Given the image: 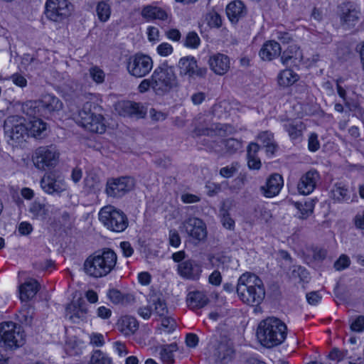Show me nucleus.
<instances>
[{
  "instance_id": "nucleus-1",
  "label": "nucleus",
  "mask_w": 364,
  "mask_h": 364,
  "mask_svg": "<svg viewBox=\"0 0 364 364\" xmlns=\"http://www.w3.org/2000/svg\"><path fill=\"white\" fill-rule=\"evenodd\" d=\"M237 293L245 304L257 306L264 299L265 289L259 277L254 274L245 273L238 279Z\"/></svg>"
},
{
  "instance_id": "nucleus-2",
  "label": "nucleus",
  "mask_w": 364,
  "mask_h": 364,
  "mask_svg": "<svg viewBox=\"0 0 364 364\" xmlns=\"http://www.w3.org/2000/svg\"><path fill=\"white\" fill-rule=\"evenodd\" d=\"M117 254L110 249H104L90 255L84 262L85 274L93 278L107 276L117 264Z\"/></svg>"
},
{
  "instance_id": "nucleus-3",
  "label": "nucleus",
  "mask_w": 364,
  "mask_h": 364,
  "mask_svg": "<svg viewBox=\"0 0 364 364\" xmlns=\"http://www.w3.org/2000/svg\"><path fill=\"white\" fill-rule=\"evenodd\" d=\"M257 334L264 346L272 348L282 344L285 341L287 327L280 319L269 317L259 323Z\"/></svg>"
},
{
  "instance_id": "nucleus-4",
  "label": "nucleus",
  "mask_w": 364,
  "mask_h": 364,
  "mask_svg": "<svg viewBox=\"0 0 364 364\" xmlns=\"http://www.w3.org/2000/svg\"><path fill=\"white\" fill-rule=\"evenodd\" d=\"M153 90L163 95L177 86V77L172 66L164 62L155 68L152 75Z\"/></svg>"
},
{
  "instance_id": "nucleus-5",
  "label": "nucleus",
  "mask_w": 364,
  "mask_h": 364,
  "mask_svg": "<svg viewBox=\"0 0 364 364\" xmlns=\"http://www.w3.org/2000/svg\"><path fill=\"white\" fill-rule=\"evenodd\" d=\"M99 220L108 230L115 232L124 231L129 225L126 214L111 205L104 206L100 209Z\"/></svg>"
},
{
  "instance_id": "nucleus-6",
  "label": "nucleus",
  "mask_w": 364,
  "mask_h": 364,
  "mask_svg": "<svg viewBox=\"0 0 364 364\" xmlns=\"http://www.w3.org/2000/svg\"><path fill=\"white\" fill-rule=\"evenodd\" d=\"M0 341L6 348L14 350L21 347L26 341V336L21 326L12 321L0 323Z\"/></svg>"
},
{
  "instance_id": "nucleus-7",
  "label": "nucleus",
  "mask_w": 364,
  "mask_h": 364,
  "mask_svg": "<svg viewBox=\"0 0 364 364\" xmlns=\"http://www.w3.org/2000/svg\"><path fill=\"white\" fill-rule=\"evenodd\" d=\"M60 152L54 145L41 146L33 155L34 166L39 170L46 171L55 168L59 163Z\"/></svg>"
},
{
  "instance_id": "nucleus-8",
  "label": "nucleus",
  "mask_w": 364,
  "mask_h": 364,
  "mask_svg": "<svg viewBox=\"0 0 364 364\" xmlns=\"http://www.w3.org/2000/svg\"><path fill=\"white\" fill-rule=\"evenodd\" d=\"M74 6L68 0H47L46 16L54 22H62L71 16Z\"/></svg>"
},
{
  "instance_id": "nucleus-9",
  "label": "nucleus",
  "mask_w": 364,
  "mask_h": 364,
  "mask_svg": "<svg viewBox=\"0 0 364 364\" xmlns=\"http://www.w3.org/2000/svg\"><path fill=\"white\" fill-rule=\"evenodd\" d=\"M153 68V60L150 56L143 53H136L129 57L127 61V70L135 77H143Z\"/></svg>"
},
{
  "instance_id": "nucleus-10",
  "label": "nucleus",
  "mask_w": 364,
  "mask_h": 364,
  "mask_svg": "<svg viewBox=\"0 0 364 364\" xmlns=\"http://www.w3.org/2000/svg\"><path fill=\"white\" fill-rule=\"evenodd\" d=\"M26 120L21 115H9L4 120V130L11 140L18 142L28 134Z\"/></svg>"
},
{
  "instance_id": "nucleus-11",
  "label": "nucleus",
  "mask_w": 364,
  "mask_h": 364,
  "mask_svg": "<svg viewBox=\"0 0 364 364\" xmlns=\"http://www.w3.org/2000/svg\"><path fill=\"white\" fill-rule=\"evenodd\" d=\"M40 183L43 191L49 195L60 196L68 189V185L64 178L56 172L45 174Z\"/></svg>"
},
{
  "instance_id": "nucleus-12",
  "label": "nucleus",
  "mask_w": 364,
  "mask_h": 364,
  "mask_svg": "<svg viewBox=\"0 0 364 364\" xmlns=\"http://www.w3.org/2000/svg\"><path fill=\"white\" fill-rule=\"evenodd\" d=\"M177 68L179 75L181 77H187L188 79L204 78L208 72L206 68L198 66L196 58L191 55L181 58L177 64Z\"/></svg>"
},
{
  "instance_id": "nucleus-13",
  "label": "nucleus",
  "mask_w": 364,
  "mask_h": 364,
  "mask_svg": "<svg viewBox=\"0 0 364 364\" xmlns=\"http://www.w3.org/2000/svg\"><path fill=\"white\" fill-rule=\"evenodd\" d=\"M134 186V181L130 177L111 178L107 182L105 192L108 196L120 198L131 191Z\"/></svg>"
},
{
  "instance_id": "nucleus-14",
  "label": "nucleus",
  "mask_w": 364,
  "mask_h": 364,
  "mask_svg": "<svg viewBox=\"0 0 364 364\" xmlns=\"http://www.w3.org/2000/svg\"><path fill=\"white\" fill-rule=\"evenodd\" d=\"M223 128L218 124H212L210 127H205L200 126L196 127L193 132V136L196 137L205 135L208 137L207 139L205 138V146L217 151L218 139L216 138L223 136Z\"/></svg>"
},
{
  "instance_id": "nucleus-15",
  "label": "nucleus",
  "mask_w": 364,
  "mask_h": 364,
  "mask_svg": "<svg viewBox=\"0 0 364 364\" xmlns=\"http://www.w3.org/2000/svg\"><path fill=\"white\" fill-rule=\"evenodd\" d=\"M183 225L186 232L191 239L200 242L206 238V225L202 220L198 218H189L184 221Z\"/></svg>"
},
{
  "instance_id": "nucleus-16",
  "label": "nucleus",
  "mask_w": 364,
  "mask_h": 364,
  "mask_svg": "<svg viewBox=\"0 0 364 364\" xmlns=\"http://www.w3.org/2000/svg\"><path fill=\"white\" fill-rule=\"evenodd\" d=\"M103 115H75L73 119L89 132L102 134L106 127L102 122Z\"/></svg>"
},
{
  "instance_id": "nucleus-17",
  "label": "nucleus",
  "mask_w": 364,
  "mask_h": 364,
  "mask_svg": "<svg viewBox=\"0 0 364 364\" xmlns=\"http://www.w3.org/2000/svg\"><path fill=\"white\" fill-rule=\"evenodd\" d=\"M177 273L186 279L198 280L202 273V266L200 262L188 259L177 265Z\"/></svg>"
},
{
  "instance_id": "nucleus-18",
  "label": "nucleus",
  "mask_w": 364,
  "mask_h": 364,
  "mask_svg": "<svg viewBox=\"0 0 364 364\" xmlns=\"http://www.w3.org/2000/svg\"><path fill=\"white\" fill-rule=\"evenodd\" d=\"M320 180V175L316 170H310L304 174L297 185L298 191L302 195H309L314 191L318 182Z\"/></svg>"
},
{
  "instance_id": "nucleus-19",
  "label": "nucleus",
  "mask_w": 364,
  "mask_h": 364,
  "mask_svg": "<svg viewBox=\"0 0 364 364\" xmlns=\"http://www.w3.org/2000/svg\"><path fill=\"white\" fill-rule=\"evenodd\" d=\"M283 178L278 173H273L267 178L266 184L260 188L262 193L267 198L277 196L283 187Z\"/></svg>"
},
{
  "instance_id": "nucleus-20",
  "label": "nucleus",
  "mask_w": 364,
  "mask_h": 364,
  "mask_svg": "<svg viewBox=\"0 0 364 364\" xmlns=\"http://www.w3.org/2000/svg\"><path fill=\"white\" fill-rule=\"evenodd\" d=\"M208 63L210 69L219 75L225 74L230 68L229 57L222 53H216L210 56Z\"/></svg>"
},
{
  "instance_id": "nucleus-21",
  "label": "nucleus",
  "mask_w": 364,
  "mask_h": 364,
  "mask_svg": "<svg viewBox=\"0 0 364 364\" xmlns=\"http://www.w3.org/2000/svg\"><path fill=\"white\" fill-rule=\"evenodd\" d=\"M87 309L85 304L72 302L65 309V316L73 323L85 321L87 316Z\"/></svg>"
},
{
  "instance_id": "nucleus-22",
  "label": "nucleus",
  "mask_w": 364,
  "mask_h": 364,
  "mask_svg": "<svg viewBox=\"0 0 364 364\" xmlns=\"http://www.w3.org/2000/svg\"><path fill=\"white\" fill-rule=\"evenodd\" d=\"M141 16L146 21H166L168 18V13L163 8L153 4L143 6Z\"/></svg>"
},
{
  "instance_id": "nucleus-23",
  "label": "nucleus",
  "mask_w": 364,
  "mask_h": 364,
  "mask_svg": "<svg viewBox=\"0 0 364 364\" xmlns=\"http://www.w3.org/2000/svg\"><path fill=\"white\" fill-rule=\"evenodd\" d=\"M26 122L28 134L35 138H43L46 136L48 125L43 119L36 117L35 115H30Z\"/></svg>"
},
{
  "instance_id": "nucleus-24",
  "label": "nucleus",
  "mask_w": 364,
  "mask_h": 364,
  "mask_svg": "<svg viewBox=\"0 0 364 364\" xmlns=\"http://www.w3.org/2000/svg\"><path fill=\"white\" fill-rule=\"evenodd\" d=\"M226 14L232 23H237L246 15L247 9L242 1H233L227 6Z\"/></svg>"
},
{
  "instance_id": "nucleus-25",
  "label": "nucleus",
  "mask_w": 364,
  "mask_h": 364,
  "mask_svg": "<svg viewBox=\"0 0 364 364\" xmlns=\"http://www.w3.org/2000/svg\"><path fill=\"white\" fill-rule=\"evenodd\" d=\"M281 46L274 41H267L259 50V56L264 60L270 61L281 54Z\"/></svg>"
},
{
  "instance_id": "nucleus-26",
  "label": "nucleus",
  "mask_w": 364,
  "mask_h": 364,
  "mask_svg": "<svg viewBox=\"0 0 364 364\" xmlns=\"http://www.w3.org/2000/svg\"><path fill=\"white\" fill-rule=\"evenodd\" d=\"M41 111L45 112H58L63 108V102L55 96L45 95L41 100Z\"/></svg>"
},
{
  "instance_id": "nucleus-27",
  "label": "nucleus",
  "mask_w": 364,
  "mask_h": 364,
  "mask_svg": "<svg viewBox=\"0 0 364 364\" xmlns=\"http://www.w3.org/2000/svg\"><path fill=\"white\" fill-rule=\"evenodd\" d=\"M119 331L124 336L134 334L139 328L136 319L134 317L125 316L121 318L117 323Z\"/></svg>"
},
{
  "instance_id": "nucleus-28",
  "label": "nucleus",
  "mask_w": 364,
  "mask_h": 364,
  "mask_svg": "<svg viewBox=\"0 0 364 364\" xmlns=\"http://www.w3.org/2000/svg\"><path fill=\"white\" fill-rule=\"evenodd\" d=\"M187 303L191 309H200L209 301L206 294L203 291H193L188 293Z\"/></svg>"
},
{
  "instance_id": "nucleus-29",
  "label": "nucleus",
  "mask_w": 364,
  "mask_h": 364,
  "mask_svg": "<svg viewBox=\"0 0 364 364\" xmlns=\"http://www.w3.org/2000/svg\"><path fill=\"white\" fill-rule=\"evenodd\" d=\"M284 127L292 140L299 138L306 129L304 124L300 119L287 120L284 124Z\"/></svg>"
},
{
  "instance_id": "nucleus-30",
  "label": "nucleus",
  "mask_w": 364,
  "mask_h": 364,
  "mask_svg": "<svg viewBox=\"0 0 364 364\" xmlns=\"http://www.w3.org/2000/svg\"><path fill=\"white\" fill-rule=\"evenodd\" d=\"M39 289V284L35 279H29L19 287L20 299L27 301L35 296Z\"/></svg>"
},
{
  "instance_id": "nucleus-31",
  "label": "nucleus",
  "mask_w": 364,
  "mask_h": 364,
  "mask_svg": "<svg viewBox=\"0 0 364 364\" xmlns=\"http://www.w3.org/2000/svg\"><path fill=\"white\" fill-rule=\"evenodd\" d=\"M143 106L139 103L133 102L131 101H122L119 102L116 105V110L119 114H146L147 110H143Z\"/></svg>"
},
{
  "instance_id": "nucleus-32",
  "label": "nucleus",
  "mask_w": 364,
  "mask_h": 364,
  "mask_svg": "<svg viewBox=\"0 0 364 364\" xmlns=\"http://www.w3.org/2000/svg\"><path fill=\"white\" fill-rule=\"evenodd\" d=\"M28 212L33 219L43 221L48 217L49 210L45 203L34 200L29 205Z\"/></svg>"
},
{
  "instance_id": "nucleus-33",
  "label": "nucleus",
  "mask_w": 364,
  "mask_h": 364,
  "mask_svg": "<svg viewBox=\"0 0 364 364\" xmlns=\"http://www.w3.org/2000/svg\"><path fill=\"white\" fill-rule=\"evenodd\" d=\"M259 150V146L256 143H250L247 146V166L250 169L259 170L261 167V161L257 156Z\"/></svg>"
},
{
  "instance_id": "nucleus-34",
  "label": "nucleus",
  "mask_w": 364,
  "mask_h": 364,
  "mask_svg": "<svg viewBox=\"0 0 364 364\" xmlns=\"http://www.w3.org/2000/svg\"><path fill=\"white\" fill-rule=\"evenodd\" d=\"M331 198L339 203L349 200L350 193L348 186L342 182L335 183L331 191Z\"/></svg>"
},
{
  "instance_id": "nucleus-35",
  "label": "nucleus",
  "mask_w": 364,
  "mask_h": 364,
  "mask_svg": "<svg viewBox=\"0 0 364 364\" xmlns=\"http://www.w3.org/2000/svg\"><path fill=\"white\" fill-rule=\"evenodd\" d=\"M359 11L355 8L343 10L340 18L341 24L346 28L354 26L359 19Z\"/></svg>"
},
{
  "instance_id": "nucleus-36",
  "label": "nucleus",
  "mask_w": 364,
  "mask_h": 364,
  "mask_svg": "<svg viewBox=\"0 0 364 364\" xmlns=\"http://www.w3.org/2000/svg\"><path fill=\"white\" fill-rule=\"evenodd\" d=\"M16 110L23 114H36L42 112L41 102L38 100H28L25 102H16Z\"/></svg>"
},
{
  "instance_id": "nucleus-37",
  "label": "nucleus",
  "mask_w": 364,
  "mask_h": 364,
  "mask_svg": "<svg viewBox=\"0 0 364 364\" xmlns=\"http://www.w3.org/2000/svg\"><path fill=\"white\" fill-rule=\"evenodd\" d=\"M229 210L230 206L223 203L219 210V216L223 226L232 230L235 228V220L231 218Z\"/></svg>"
},
{
  "instance_id": "nucleus-38",
  "label": "nucleus",
  "mask_w": 364,
  "mask_h": 364,
  "mask_svg": "<svg viewBox=\"0 0 364 364\" xmlns=\"http://www.w3.org/2000/svg\"><path fill=\"white\" fill-rule=\"evenodd\" d=\"M314 206L315 204L313 200L295 203V207L299 210L298 218L301 220L307 219L313 213Z\"/></svg>"
},
{
  "instance_id": "nucleus-39",
  "label": "nucleus",
  "mask_w": 364,
  "mask_h": 364,
  "mask_svg": "<svg viewBox=\"0 0 364 364\" xmlns=\"http://www.w3.org/2000/svg\"><path fill=\"white\" fill-rule=\"evenodd\" d=\"M302 53L296 45H291L288 49L284 51L281 56V60L284 65H287L291 59L301 60L302 59Z\"/></svg>"
},
{
  "instance_id": "nucleus-40",
  "label": "nucleus",
  "mask_w": 364,
  "mask_h": 364,
  "mask_svg": "<svg viewBox=\"0 0 364 364\" xmlns=\"http://www.w3.org/2000/svg\"><path fill=\"white\" fill-rule=\"evenodd\" d=\"M299 79L297 74L290 69L282 70L278 75V83L284 87L289 86Z\"/></svg>"
},
{
  "instance_id": "nucleus-41",
  "label": "nucleus",
  "mask_w": 364,
  "mask_h": 364,
  "mask_svg": "<svg viewBox=\"0 0 364 364\" xmlns=\"http://www.w3.org/2000/svg\"><path fill=\"white\" fill-rule=\"evenodd\" d=\"M177 350L178 346L176 343L163 346L160 352L162 361L167 364H172L174 361L173 353Z\"/></svg>"
},
{
  "instance_id": "nucleus-42",
  "label": "nucleus",
  "mask_w": 364,
  "mask_h": 364,
  "mask_svg": "<svg viewBox=\"0 0 364 364\" xmlns=\"http://www.w3.org/2000/svg\"><path fill=\"white\" fill-rule=\"evenodd\" d=\"M234 349L231 343H220L217 348V355L223 361H229L232 358Z\"/></svg>"
},
{
  "instance_id": "nucleus-43",
  "label": "nucleus",
  "mask_w": 364,
  "mask_h": 364,
  "mask_svg": "<svg viewBox=\"0 0 364 364\" xmlns=\"http://www.w3.org/2000/svg\"><path fill=\"white\" fill-rule=\"evenodd\" d=\"M97 14L101 21H107L111 14L110 5L107 1H100L97 6Z\"/></svg>"
},
{
  "instance_id": "nucleus-44",
  "label": "nucleus",
  "mask_w": 364,
  "mask_h": 364,
  "mask_svg": "<svg viewBox=\"0 0 364 364\" xmlns=\"http://www.w3.org/2000/svg\"><path fill=\"white\" fill-rule=\"evenodd\" d=\"M342 82H343V80L341 78L338 79L336 80L337 92H338V95L340 96V97H341L343 100L345 105L346 107L348 108L349 111L350 112H356L357 111L356 110L357 105L354 102L350 104L348 102L347 97H346V91L341 85Z\"/></svg>"
},
{
  "instance_id": "nucleus-45",
  "label": "nucleus",
  "mask_w": 364,
  "mask_h": 364,
  "mask_svg": "<svg viewBox=\"0 0 364 364\" xmlns=\"http://www.w3.org/2000/svg\"><path fill=\"white\" fill-rule=\"evenodd\" d=\"M112 359L101 350H95L88 364H112Z\"/></svg>"
},
{
  "instance_id": "nucleus-46",
  "label": "nucleus",
  "mask_w": 364,
  "mask_h": 364,
  "mask_svg": "<svg viewBox=\"0 0 364 364\" xmlns=\"http://www.w3.org/2000/svg\"><path fill=\"white\" fill-rule=\"evenodd\" d=\"M200 44V39L195 31H191L187 33L185 41H184V46L192 48V49H196L198 48V46Z\"/></svg>"
},
{
  "instance_id": "nucleus-47",
  "label": "nucleus",
  "mask_w": 364,
  "mask_h": 364,
  "mask_svg": "<svg viewBox=\"0 0 364 364\" xmlns=\"http://www.w3.org/2000/svg\"><path fill=\"white\" fill-rule=\"evenodd\" d=\"M223 143L225 146L227 152L230 154H234L240 150L242 147V141L235 138H229L223 140Z\"/></svg>"
},
{
  "instance_id": "nucleus-48",
  "label": "nucleus",
  "mask_w": 364,
  "mask_h": 364,
  "mask_svg": "<svg viewBox=\"0 0 364 364\" xmlns=\"http://www.w3.org/2000/svg\"><path fill=\"white\" fill-rule=\"evenodd\" d=\"M90 75L93 81L97 84L105 81V74L104 71L97 66H92L89 70Z\"/></svg>"
},
{
  "instance_id": "nucleus-49",
  "label": "nucleus",
  "mask_w": 364,
  "mask_h": 364,
  "mask_svg": "<svg viewBox=\"0 0 364 364\" xmlns=\"http://www.w3.org/2000/svg\"><path fill=\"white\" fill-rule=\"evenodd\" d=\"M153 305L154 306V312L159 316L162 317L167 314L168 309L166 303L163 300L158 299L154 301Z\"/></svg>"
},
{
  "instance_id": "nucleus-50",
  "label": "nucleus",
  "mask_w": 364,
  "mask_h": 364,
  "mask_svg": "<svg viewBox=\"0 0 364 364\" xmlns=\"http://www.w3.org/2000/svg\"><path fill=\"white\" fill-rule=\"evenodd\" d=\"M21 321L26 324H30L34 315V308L31 306H25L20 312Z\"/></svg>"
},
{
  "instance_id": "nucleus-51",
  "label": "nucleus",
  "mask_w": 364,
  "mask_h": 364,
  "mask_svg": "<svg viewBox=\"0 0 364 364\" xmlns=\"http://www.w3.org/2000/svg\"><path fill=\"white\" fill-rule=\"evenodd\" d=\"M162 317L161 327L163 330L168 333L173 332L176 326L175 320L171 317L166 316V315Z\"/></svg>"
},
{
  "instance_id": "nucleus-52",
  "label": "nucleus",
  "mask_w": 364,
  "mask_h": 364,
  "mask_svg": "<svg viewBox=\"0 0 364 364\" xmlns=\"http://www.w3.org/2000/svg\"><path fill=\"white\" fill-rule=\"evenodd\" d=\"M238 171L237 164H232L220 168V174L221 176L228 178L233 176Z\"/></svg>"
},
{
  "instance_id": "nucleus-53",
  "label": "nucleus",
  "mask_w": 364,
  "mask_h": 364,
  "mask_svg": "<svg viewBox=\"0 0 364 364\" xmlns=\"http://www.w3.org/2000/svg\"><path fill=\"white\" fill-rule=\"evenodd\" d=\"M350 329L353 331L360 333L364 331V316H358L350 323Z\"/></svg>"
},
{
  "instance_id": "nucleus-54",
  "label": "nucleus",
  "mask_w": 364,
  "mask_h": 364,
  "mask_svg": "<svg viewBox=\"0 0 364 364\" xmlns=\"http://www.w3.org/2000/svg\"><path fill=\"white\" fill-rule=\"evenodd\" d=\"M350 263V258L346 255H342L334 263V267L336 270H343L347 268Z\"/></svg>"
},
{
  "instance_id": "nucleus-55",
  "label": "nucleus",
  "mask_w": 364,
  "mask_h": 364,
  "mask_svg": "<svg viewBox=\"0 0 364 364\" xmlns=\"http://www.w3.org/2000/svg\"><path fill=\"white\" fill-rule=\"evenodd\" d=\"M308 148L310 151L315 152L320 148V143L318 139V135L316 133H311L309 136Z\"/></svg>"
},
{
  "instance_id": "nucleus-56",
  "label": "nucleus",
  "mask_w": 364,
  "mask_h": 364,
  "mask_svg": "<svg viewBox=\"0 0 364 364\" xmlns=\"http://www.w3.org/2000/svg\"><path fill=\"white\" fill-rule=\"evenodd\" d=\"M157 53L161 56H168L173 53V47L168 43H162L157 46Z\"/></svg>"
},
{
  "instance_id": "nucleus-57",
  "label": "nucleus",
  "mask_w": 364,
  "mask_h": 364,
  "mask_svg": "<svg viewBox=\"0 0 364 364\" xmlns=\"http://www.w3.org/2000/svg\"><path fill=\"white\" fill-rule=\"evenodd\" d=\"M235 109L238 110L237 108H233L231 105L228 102H222L214 107V111L217 112H235Z\"/></svg>"
},
{
  "instance_id": "nucleus-58",
  "label": "nucleus",
  "mask_w": 364,
  "mask_h": 364,
  "mask_svg": "<svg viewBox=\"0 0 364 364\" xmlns=\"http://www.w3.org/2000/svg\"><path fill=\"white\" fill-rule=\"evenodd\" d=\"M113 348L114 351L121 358L126 356L129 353L125 343L121 341L114 342Z\"/></svg>"
},
{
  "instance_id": "nucleus-59",
  "label": "nucleus",
  "mask_w": 364,
  "mask_h": 364,
  "mask_svg": "<svg viewBox=\"0 0 364 364\" xmlns=\"http://www.w3.org/2000/svg\"><path fill=\"white\" fill-rule=\"evenodd\" d=\"M108 296L109 299L114 304H120L123 302L124 296L123 294L117 289H111L108 292Z\"/></svg>"
},
{
  "instance_id": "nucleus-60",
  "label": "nucleus",
  "mask_w": 364,
  "mask_h": 364,
  "mask_svg": "<svg viewBox=\"0 0 364 364\" xmlns=\"http://www.w3.org/2000/svg\"><path fill=\"white\" fill-rule=\"evenodd\" d=\"M347 352L339 350L337 348L333 349L329 355L328 358L331 360L339 362L343 360L346 357Z\"/></svg>"
},
{
  "instance_id": "nucleus-61",
  "label": "nucleus",
  "mask_w": 364,
  "mask_h": 364,
  "mask_svg": "<svg viewBox=\"0 0 364 364\" xmlns=\"http://www.w3.org/2000/svg\"><path fill=\"white\" fill-rule=\"evenodd\" d=\"M208 23L211 27L219 28L222 25V19L220 16L217 13L210 14Z\"/></svg>"
},
{
  "instance_id": "nucleus-62",
  "label": "nucleus",
  "mask_w": 364,
  "mask_h": 364,
  "mask_svg": "<svg viewBox=\"0 0 364 364\" xmlns=\"http://www.w3.org/2000/svg\"><path fill=\"white\" fill-rule=\"evenodd\" d=\"M13 83L20 87H25L27 85V80L19 73H14L10 77Z\"/></svg>"
},
{
  "instance_id": "nucleus-63",
  "label": "nucleus",
  "mask_w": 364,
  "mask_h": 364,
  "mask_svg": "<svg viewBox=\"0 0 364 364\" xmlns=\"http://www.w3.org/2000/svg\"><path fill=\"white\" fill-rule=\"evenodd\" d=\"M169 244L175 247H178L181 244V237L176 230H171L168 234Z\"/></svg>"
},
{
  "instance_id": "nucleus-64",
  "label": "nucleus",
  "mask_w": 364,
  "mask_h": 364,
  "mask_svg": "<svg viewBox=\"0 0 364 364\" xmlns=\"http://www.w3.org/2000/svg\"><path fill=\"white\" fill-rule=\"evenodd\" d=\"M146 34L149 41H157L159 40V30L155 26H149Z\"/></svg>"
}]
</instances>
